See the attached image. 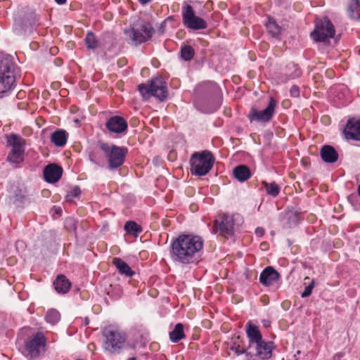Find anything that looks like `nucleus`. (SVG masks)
<instances>
[{"mask_svg":"<svg viewBox=\"0 0 360 360\" xmlns=\"http://www.w3.org/2000/svg\"><path fill=\"white\" fill-rule=\"evenodd\" d=\"M273 343L271 342L260 341L254 345L252 350L247 352V355H255L261 359H267L271 356Z\"/></svg>","mask_w":360,"mask_h":360,"instance_id":"4468645a","label":"nucleus"},{"mask_svg":"<svg viewBox=\"0 0 360 360\" xmlns=\"http://www.w3.org/2000/svg\"><path fill=\"white\" fill-rule=\"evenodd\" d=\"M335 34V28L328 18L317 19L314 30L311 33L312 39L316 41H326Z\"/></svg>","mask_w":360,"mask_h":360,"instance_id":"9d476101","label":"nucleus"},{"mask_svg":"<svg viewBox=\"0 0 360 360\" xmlns=\"http://www.w3.org/2000/svg\"><path fill=\"white\" fill-rule=\"evenodd\" d=\"M60 319V313L56 309H49L45 316L46 321L51 324H56Z\"/></svg>","mask_w":360,"mask_h":360,"instance_id":"c85d7f7f","label":"nucleus"},{"mask_svg":"<svg viewBox=\"0 0 360 360\" xmlns=\"http://www.w3.org/2000/svg\"><path fill=\"white\" fill-rule=\"evenodd\" d=\"M280 275L272 266H266L260 274L259 281L264 285H271L276 282Z\"/></svg>","mask_w":360,"mask_h":360,"instance_id":"f3484780","label":"nucleus"},{"mask_svg":"<svg viewBox=\"0 0 360 360\" xmlns=\"http://www.w3.org/2000/svg\"><path fill=\"white\" fill-rule=\"evenodd\" d=\"M247 336L249 339L248 349L252 350L255 344L263 340L262 334L257 326L248 322L246 326Z\"/></svg>","mask_w":360,"mask_h":360,"instance_id":"6ab92c4d","label":"nucleus"},{"mask_svg":"<svg viewBox=\"0 0 360 360\" xmlns=\"http://www.w3.org/2000/svg\"><path fill=\"white\" fill-rule=\"evenodd\" d=\"M89 323V321L87 319H85V324L87 325Z\"/></svg>","mask_w":360,"mask_h":360,"instance_id":"79ce46f5","label":"nucleus"},{"mask_svg":"<svg viewBox=\"0 0 360 360\" xmlns=\"http://www.w3.org/2000/svg\"><path fill=\"white\" fill-rule=\"evenodd\" d=\"M46 344V340L44 334L38 332L25 341L22 354L30 360L36 359L44 351Z\"/></svg>","mask_w":360,"mask_h":360,"instance_id":"0eeeda50","label":"nucleus"},{"mask_svg":"<svg viewBox=\"0 0 360 360\" xmlns=\"http://www.w3.org/2000/svg\"><path fill=\"white\" fill-rule=\"evenodd\" d=\"M184 337V326L181 323H177L174 330L169 333V338L173 342H177Z\"/></svg>","mask_w":360,"mask_h":360,"instance_id":"393cba45","label":"nucleus"},{"mask_svg":"<svg viewBox=\"0 0 360 360\" xmlns=\"http://www.w3.org/2000/svg\"><path fill=\"white\" fill-rule=\"evenodd\" d=\"M314 287V281H311L310 283L305 287L304 292L302 293V297H307L311 294L312 289Z\"/></svg>","mask_w":360,"mask_h":360,"instance_id":"473e14b6","label":"nucleus"},{"mask_svg":"<svg viewBox=\"0 0 360 360\" xmlns=\"http://www.w3.org/2000/svg\"><path fill=\"white\" fill-rule=\"evenodd\" d=\"M203 240L198 236L183 234L172 244V256L174 261L187 264L194 262L200 255Z\"/></svg>","mask_w":360,"mask_h":360,"instance_id":"f257e3e1","label":"nucleus"},{"mask_svg":"<svg viewBox=\"0 0 360 360\" xmlns=\"http://www.w3.org/2000/svg\"><path fill=\"white\" fill-rule=\"evenodd\" d=\"M214 162V158L209 150L195 152L191 157V172L196 176H204L207 174Z\"/></svg>","mask_w":360,"mask_h":360,"instance_id":"f03ea898","label":"nucleus"},{"mask_svg":"<svg viewBox=\"0 0 360 360\" xmlns=\"http://www.w3.org/2000/svg\"><path fill=\"white\" fill-rule=\"evenodd\" d=\"M62 173L63 169L60 167L55 164H51L44 168V176L46 181L55 183L60 179Z\"/></svg>","mask_w":360,"mask_h":360,"instance_id":"a211bd4d","label":"nucleus"},{"mask_svg":"<svg viewBox=\"0 0 360 360\" xmlns=\"http://www.w3.org/2000/svg\"><path fill=\"white\" fill-rule=\"evenodd\" d=\"M8 144L12 147L8 156V160L13 163H18L22 161L24 155L25 141L19 136L11 134L7 136Z\"/></svg>","mask_w":360,"mask_h":360,"instance_id":"9b49d317","label":"nucleus"},{"mask_svg":"<svg viewBox=\"0 0 360 360\" xmlns=\"http://www.w3.org/2000/svg\"><path fill=\"white\" fill-rule=\"evenodd\" d=\"M264 186L266 188V193L274 197L277 196L281 190L279 186L275 182H264Z\"/></svg>","mask_w":360,"mask_h":360,"instance_id":"c756f323","label":"nucleus"},{"mask_svg":"<svg viewBox=\"0 0 360 360\" xmlns=\"http://www.w3.org/2000/svg\"><path fill=\"white\" fill-rule=\"evenodd\" d=\"M139 2L142 4H146L147 3H148L150 0H139Z\"/></svg>","mask_w":360,"mask_h":360,"instance_id":"ea45409f","label":"nucleus"},{"mask_svg":"<svg viewBox=\"0 0 360 360\" xmlns=\"http://www.w3.org/2000/svg\"><path fill=\"white\" fill-rule=\"evenodd\" d=\"M105 126L112 133L120 134L127 129V122L122 117L113 116L108 120Z\"/></svg>","mask_w":360,"mask_h":360,"instance_id":"2eb2a0df","label":"nucleus"},{"mask_svg":"<svg viewBox=\"0 0 360 360\" xmlns=\"http://www.w3.org/2000/svg\"><path fill=\"white\" fill-rule=\"evenodd\" d=\"M234 177L240 182L248 180L251 176V173L249 168L244 165H240L236 167L233 171Z\"/></svg>","mask_w":360,"mask_h":360,"instance_id":"5701e85b","label":"nucleus"},{"mask_svg":"<svg viewBox=\"0 0 360 360\" xmlns=\"http://www.w3.org/2000/svg\"><path fill=\"white\" fill-rule=\"evenodd\" d=\"M84 41L89 49H94L98 46V42L92 32H89L86 34Z\"/></svg>","mask_w":360,"mask_h":360,"instance_id":"7c9ffc66","label":"nucleus"},{"mask_svg":"<svg viewBox=\"0 0 360 360\" xmlns=\"http://www.w3.org/2000/svg\"><path fill=\"white\" fill-rule=\"evenodd\" d=\"M181 56L184 60L188 61L193 57L194 50L191 46H184L181 49Z\"/></svg>","mask_w":360,"mask_h":360,"instance_id":"2f4dec72","label":"nucleus"},{"mask_svg":"<svg viewBox=\"0 0 360 360\" xmlns=\"http://www.w3.org/2000/svg\"><path fill=\"white\" fill-rule=\"evenodd\" d=\"M65 225L66 226L70 225L72 229H75V221L73 219H67L65 221Z\"/></svg>","mask_w":360,"mask_h":360,"instance_id":"c9c22d12","label":"nucleus"},{"mask_svg":"<svg viewBox=\"0 0 360 360\" xmlns=\"http://www.w3.org/2000/svg\"><path fill=\"white\" fill-rule=\"evenodd\" d=\"M266 29L272 37H278L281 33V27L276 24L273 19H269L266 24Z\"/></svg>","mask_w":360,"mask_h":360,"instance_id":"cd10ccee","label":"nucleus"},{"mask_svg":"<svg viewBox=\"0 0 360 360\" xmlns=\"http://www.w3.org/2000/svg\"><path fill=\"white\" fill-rule=\"evenodd\" d=\"M320 153L322 160L326 162L333 163L338 160V154L330 146H323Z\"/></svg>","mask_w":360,"mask_h":360,"instance_id":"aec40b11","label":"nucleus"},{"mask_svg":"<svg viewBox=\"0 0 360 360\" xmlns=\"http://www.w3.org/2000/svg\"><path fill=\"white\" fill-rule=\"evenodd\" d=\"M53 285L58 293L65 294L68 292L71 286L69 280L63 275H59L55 280Z\"/></svg>","mask_w":360,"mask_h":360,"instance_id":"412c9836","label":"nucleus"},{"mask_svg":"<svg viewBox=\"0 0 360 360\" xmlns=\"http://www.w3.org/2000/svg\"><path fill=\"white\" fill-rule=\"evenodd\" d=\"M101 148L105 153L108 158L109 169H116L124 163V158L127 153L126 148L117 146L110 147L107 143H103L101 144Z\"/></svg>","mask_w":360,"mask_h":360,"instance_id":"1a4fd4ad","label":"nucleus"},{"mask_svg":"<svg viewBox=\"0 0 360 360\" xmlns=\"http://www.w3.org/2000/svg\"><path fill=\"white\" fill-rule=\"evenodd\" d=\"M68 140V133L63 129H58L52 133L51 142L58 147L64 146Z\"/></svg>","mask_w":360,"mask_h":360,"instance_id":"4be33fe9","label":"nucleus"},{"mask_svg":"<svg viewBox=\"0 0 360 360\" xmlns=\"http://www.w3.org/2000/svg\"><path fill=\"white\" fill-rule=\"evenodd\" d=\"M358 194L360 196V184L358 186Z\"/></svg>","mask_w":360,"mask_h":360,"instance_id":"a19ab883","label":"nucleus"},{"mask_svg":"<svg viewBox=\"0 0 360 360\" xmlns=\"http://www.w3.org/2000/svg\"><path fill=\"white\" fill-rule=\"evenodd\" d=\"M349 16L352 19H360V0H352L348 9Z\"/></svg>","mask_w":360,"mask_h":360,"instance_id":"a878e982","label":"nucleus"},{"mask_svg":"<svg viewBox=\"0 0 360 360\" xmlns=\"http://www.w3.org/2000/svg\"><path fill=\"white\" fill-rule=\"evenodd\" d=\"M234 350L237 354H242L246 352L247 349L244 348H241L240 346H238L234 348Z\"/></svg>","mask_w":360,"mask_h":360,"instance_id":"4c0bfd02","label":"nucleus"},{"mask_svg":"<svg viewBox=\"0 0 360 360\" xmlns=\"http://www.w3.org/2000/svg\"><path fill=\"white\" fill-rule=\"evenodd\" d=\"M103 335L105 337V350L112 354L119 353L126 340L124 334L118 330L106 328L103 330Z\"/></svg>","mask_w":360,"mask_h":360,"instance_id":"6e6552de","label":"nucleus"},{"mask_svg":"<svg viewBox=\"0 0 360 360\" xmlns=\"http://www.w3.org/2000/svg\"><path fill=\"white\" fill-rule=\"evenodd\" d=\"M112 263L121 274H125L128 276H131L134 274V272L131 269L129 266L122 259L114 258Z\"/></svg>","mask_w":360,"mask_h":360,"instance_id":"b1692460","label":"nucleus"},{"mask_svg":"<svg viewBox=\"0 0 360 360\" xmlns=\"http://www.w3.org/2000/svg\"><path fill=\"white\" fill-rule=\"evenodd\" d=\"M276 105L277 102L271 98L268 106L264 110L258 111L256 109H252L250 115L251 120L262 122H269L273 116Z\"/></svg>","mask_w":360,"mask_h":360,"instance_id":"ddd939ff","label":"nucleus"},{"mask_svg":"<svg viewBox=\"0 0 360 360\" xmlns=\"http://www.w3.org/2000/svg\"><path fill=\"white\" fill-rule=\"evenodd\" d=\"M344 132L347 139L360 141V120L349 119Z\"/></svg>","mask_w":360,"mask_h":360,"instance_id":"dca6fc26","label":"nucleus"},{"mask_svg":"<svg viewBox=\"0 0 360 360\" xmlns=\"http://www.w3.org/2000/svg\"><path fill=\"white\" fill-rule=\"evenodd\" d=\"M183 22L185 26L192 30H202L207 27V22L195 15L191 6L186 5L182 9Z\"/></svg>","mask_w":360,"mask_h":360,"instance_id":"f8f14e48","label":"nucleus"},{"mask_svg":"<svg viewBox=\"0 0 360 360\" xmlns=\"http://www.w3.org/2000/svg\"><path fill=\"white\" fill-rule=\"evenodd\" d=\"M18 34H22V32H20V31H18Z\"/></svg>","mask_w":360,"mask_h":360,"instance_id":"a18cd8bd","label":"nucleus"},{"mask_svg":"<svg viewBox=\"0 0 360 360\" xmlns=\"http://www.w3.org/2000/svg\"><path fill=\"white\" fill-rule=\"evenodd\" d=\"M242 221L241 216L238 214H220L214 220L213 230L214 233L233 236L236 226Z\"/></svg>","mask_w":360,"mask_h":360,"instance_id":"423d86ee","label":"nucleus"},{"mask_svg":"<svg viewBox=\"0 0 360 360\" xmlns=\"http://www.w3.org/2000/svg\"><path fill=\"white\" fill-rule=\"evenodd\" d=\"M80 193H81L80 188L78 186H75L72 189L70 194L68 195L67 198H69V197L76 198L79 195Z\"/></svg>","mask_w":360,"mask_h":360,"instance_id":"f704fd0d","label":"nucleus"},{"mask_svg":"<svg viewBox=\"0 0 360 360\" xmlns=\"http://www.w3.org/2000/svg\"><path fill=\"white\" fill-rule=\"evenodd\" d=\"M124 230L127 233L137 237L142 231L141 226L134 221H129L124 225Z\"/></svg>","mask_w":360,"mask_h":360,"instance_id":"bb28decb","label":"nucleus"},{"mask_svg":"<svg viewBox=\"0 0 360 360\" xmlns=\"http://www.w3.org/2000/svg\"><path fill=\"white\" fill-rule=\"evenodd\" d=\"M290 94L292 97H294V98L299 97L300 96V88L296 85H293L290 89Z\"/></svg>","mask_w":360,"mask_h":360,"instance_id":"72a5a7b5","label":"nucleus"},{"mask_svg":"<svg viewBox=\"0 0 360 360\" xmlns=\"http://www.w3.org/2000/svg\"><path fill=\"white\" fill-rule=\"evenodd\" d=\"M139 90L146 98L154 96L163 101L168 95L167 84L161 77L152 79L149 84H141L139 85Z\"/></svg>","mask_w":360,"mask_h":360,"instance_id":"39448f33","label":"nucleus"},{"mask_svg":"<svg viewBox=\"0 0 360 360\" xmlns=\"http://www.w3.org/2000/svg\"><path fill=\"white\" fill-rule=\"evenodd\" d=\"M155 30L152 25L141 19H138L132 26L124 30V34L128 39L134 44H140L150 39Z\"/></svg>","mask_w":360,"mask_h":360,"instance_id":"7ed1b4c3","label":"nucleus"},{"mask_svg":"<svg viewBox=\"0 0 360 360\" xmlns=\"http://www.w3.org/2000/svg\"><path fill=\"white\" fill-rule=\"evenodd\" d=\"M264 229L262 227H257L256 229H255V234L258 236V237H262L264 234Z\"/></svg>","mask_w":360,"mask_h":360,"instance_id":"e433bc0d","label":"nucleus"},{"mask_svg":"<svg viewBox=\"0 0 360 360\" xmlns=\"http://www.w3.org/2000/svg\"><path fill=\"white\" fill-rule=\"evenodd\" d=\"M129 360H136L134 357L130 358Z\"/></svg>","mask_w":360,"mask_h":360,"instance_id":"c03bdc74","label":"nucleus"},{"mask_svg":"<svg viewBox=\"0 0 360 360\" xmlns=\"http://www.w3.org/2000/svg\"><path fill=\"white\" fill-rule=\"evenodd\" d=\"M15 64L9 58H0V98L15 83Z\"/></svg>","mask_w":360,"mask_h":360,"instance_id":"20e7f679","label":"nucleus"},{"mask_svg":"<svg viewBox=\"0 0 360 360\" xmlns=\"http://www.w3.org/2000/svg\"><path fill=\"white\" fill-rule=\"evenodd\" d=\"M304 281H310V278H309V277H306V278H304Z\"/></svg>","mask_w":360,"mask_h":360,"instance_id":"37998d69","label":"nucleus"},{"mask_svg":"<svg viewBox=\"0 0 360 360\" xmlns=\"http://www.w3.org/2000/svg\"><path fill=\"white\" fill-rule=\"evenodd\" d=\"M55 1L58 4L62 5V4H64L67 0H55Z\"/></svg>","mask_w":360,"mask_h":360,"instance_id":"58836bf2","label":"nucleus"}]
</instances>
